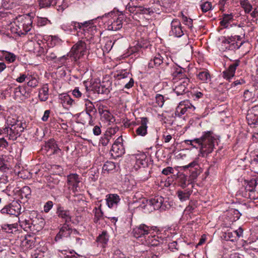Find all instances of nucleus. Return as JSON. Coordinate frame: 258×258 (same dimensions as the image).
Returning a JSON list of instances; mask_svg holds the SVG:
<instances>
[{"label":"nucleus","mask_w":258,"mask_h":258,"mask_svg":"<svg viewBox=\"0 0 258 258\" xmlns=\"http://www.w3.org/2000/svg\"><path fill=\"white\" fill-rule=\"evenodd\" d=\"M106 203L110 208H116L120 201L119 196L117 194H108L106 196Z\"/></svg>","instance_id":"obj_22"},{"label":"nucleus","mask_w":258,"mask_h":258,"mask_svg":"<svg viewBox=\"0 0 258 258\" xmlns=\"http://www.w3.org/2000/svg\"><path fill=\"white\" fill-rule=\"evenodd\" d=\"M129 74L127 72L121 73L117 75L116 78L118 80L124 79L123 83H125L124 88L130 89L132 88L134 84L133 78L128 77Z\"/></svg>","instance_id":"obj_23"},{"label":"nucleus","mask_w":258,"mask_h":258,"mask_svg":"<svg viewBox=\"0 0 258 258\" xmlns=\"http://www.w3.org/2000/svg\"><path fill=\"white\" fill-rule=\"evenodd\" d=\"M3 52H5L4 57L6 60V61L9 62H13L15 61L16 59V56L14 53L3 51Z\"/></svg>","instance_id":"obj_53"},{"label":"nucleus","mask_w":258,"mask_h":258,"mask_svg":"<svg viewBox=\"0 0 258 258\" xmlns=\"http://www.w3.org/2000/svg\"><path fill=\"white\" fill-rule=\"evenodd\" d=\"M20 226L25 231H28L29 230H32V223L29 220H25L24 221H19Z\"/></svg>","instance_id":"obj_47"},{"label":"nucleus","mask_w":258,"mask_h":258,"mask_svg":"<svg viewBox=\"0 0 258 258\" xmlns=\"http://www.w3.org/2000/svg\"><path fill=\"white\" fill-rule=\"evenodd\" d=\"M156 102L159 107H162L164 103V97L160 94H157L156 96Z\"/></svg>","instance_id":"obj_57"},{"label":"nucleus","mask_w":258,"mask_h":258,"mask_svg":"<svg viewBox=\"0 0 258 258\" xmlns=\"http://www.w3.org/2000/svg\"><path fill=\"white\" fill-rule=\"evenodd\" d=\"M56 214L59 218L62 219L65 223L68 224L72 220L71 212L69 210L64 209L63 207L59 206L56 211Z\"/></svg>","instance_id":"obj_18"},{"label":"nucleus","mask_w":258,"mask_h":258,"mask_svg":"<svg viewBox=\"0 0 258 258\" xmlns=\"http://www.w3.org/2000/svg\"><path fill=\"white\" fill-rule=\"evenodd\" d=\"M220 22V25L224 28H228L230 23L234 20V15L232 13L223 14Z\"/></svg>","instance_id":"obj_25"},{"label":"nucleus","mask_w":258,"mask_h":258,"mask_svg":"<svg viewBox=\"0 0 258 258\" xmlns=\"http://www.w3.org/2000/svg\"><path fill=\"white\" fill-rule=\"evenodd\" d=\"M93 212L94 213V221L95 223H97L103 218V213L100 207H95L93 210Z\"/></svg>","instance_id":"obj_41"},{"label":"nucleus","mask_w":258,"mask_h":258,"mask_svg":"<svg viewBox=\"0 0 258 258\" xmlns=\"http://www.w3.org/2000/svg\"><path fill=\"white\" fill-rule=\"evenodd\" d=\"M151 201L153 203V206L155 210H160L164 211L167 208L166 203H164V198L161 196H156L151 198Z\"/></svg>","instance_id":"obj_19"},{"label":"nucleus","mask_w":258,"mask_h":258,"mask_svg":"<svg viewBox=\"0 0 258 258\" xmlns=\"http://www.w3.org/2000/svg\"><path fill=\"white\" fill-rule=\"evenodd\" d=\"M22 244L27 248H31L34 245V240L30 235H28L22 240Z\"/></svg>","instance_id":"obj_42"},{"label":"nucleus","mask_w":258,"mask_h":258,"mask_svg":"<svg viewBox=\"0 0 258 258\" xmlns=\"http://www.w3.org/2000/svg\"><path fill=\"white\" fill-rule=\"evenodd\" d=\"M72 233L78 234L79 232L76 229H72L69 224L64 223L55 236V240L57 241L63 237H68Z\"/></svg>","instance_id":"obj_10"},{"label":"nucleus","mask_w":258,"mask_h":258,"mask_svg":"<svg viewBox=\"0 0 258 258\" xmlns=\"http://www.w3.org/2000/svg\"><path fill=\"white\" fill-rule=\"evenodd\" d=\"M87 49L85 42L80 40L74 44L70 52L71 56L76 61L80 59L85 54Z\"/></svg>","instance_id":"obj_6"},{"label":"nucleus","mask_w":258,"mask_h":258,"mask_svg":"<svg viewBox=\"0 0 258 258\" xmlns=\"http://www.w3.org/2000/svg\"><path fill=\"white\" fill-rule=\"evenodd\" d=\"M240 4L241 7L244 9L245 13L248 14L251 11L252 7L248 0H241L240 2Z\"/></svg>","instance_id":"obj_43"},{"label":"nucleus","mask_w":258,"mask_h":258,"mask_svg":"<svg viewBox=\"0 0 258 258\" xmlns=\"http://www.w3.org/2000/svg\"><path fill=\"white\" fill-rule=\"evenodd\" d=\"M114 258H128L126 257L120 250H116L114 253Z\"/></svg>","instance_id":"obj_60"},{"label":"nucleus","mask_w":258,"mask_h":258,"mask_svg":"<svg viewBox=\"0 0 258 258\" xmlns=\"http://www.w3.org/2000/svg\"><path fill=\"white\" fill-rule=\"evenodd\" d=\"M73 95L76 98H80L82 96L84 98V99L85 100V98L86 97H89V93L87 91H86L85 93L83 94L79 89L78 88H75V89L73 91Z\"/></svg>","instance_id":"obj_50"},{"label":"nucleus","mask_w":258,"mask_h":258,"mask_svg":"<svg viewBox=\"0 0 258 258\" xmlns=\"http://www.w3.org/2000/svg\"><path fill=\"white\" fill-rule=\"evenodd\" d=\"M121 136L119 137L114 142L110 150L111 156L114 158L121 156L124 153V148L122 144Z\"/></svg>","instance_id":"obj_8"},{"label":"nucleus","mask_w":258,"mask_h":258,"mask_svg":"<svg viewBox=\"0 0 258 258\" xmlns=\"http://www.w3.org/2000/svg\"><path fill=\"white\" fill-rule=\"evenodd\" d=\"M154 13V11L152 8L145 7L142 6H138L137 8V14L150 16Z\"/></svg>","instance_id":"obj_30"},{"label":"nucleus","mask_w":258,"mask_h":258,"mask_svg":"<svg viewBox=\"0 0 258 258\" xmlns=\"http://www.w3.org/2000/svg\"><path fill=\"white\" fill-rule=\"evenodd\" d=\"M7 156L6 155H2L0 156V170L6 172L9 168L6 164Z\"/></svg>","instance_id":"obj_45"},{"label":"nucleus","mask_w":258,"mask_h":258,"mask_svg":"<svg viewBox=\"0 0 258 258\" xmlns=\"http://www.w3.org/2000/svg\"><path fill=\"white\" fill-rule=\"evenodd\" d=\"M80 181L79 176L76 173H71L67 176V183L69 186H71L74 192L78 191V184Z\"/></svg>","instance_id":"obj_16"},{"label":"nucleus","mask_w":258,"mask_h":258,"mask_svg":"<svg viewBox=\"0 0 258 258\" xmlns=\"http://www.w3.org/2000/svg\"><path fill=\"white\" fill-rule=\"evenodd\" d=\"M235 34L228 37H224L222 40V43L224 45L226 49L230 50H235L239 49L244 43V41H241L239 44L238 41L242 39L241 35L244 36V30L238 26L235 30Z\"/></svg>","instance_id":"obj_4"},{"label":"nucleus","mask_w":258,"mask_h":258,"mask_svg":"<svg viewBox=\"0 0 258 258\" xmlns=\"http://www.w3.org/2000/svg\"><path fill=\"white\" fill-rule=\"evenodd\" d=\"M184 30L181 26L180 21L177 19H173L171 23V30L169 35L180 37L184 34Z\"/></svg>","instance_id":"obj_9"},{"label":"nucleus","mask_w":258,"mask_h":258,"mask_svg":"<svg viewBox=\"0 0 258 258\" xmlns=\"http://www.w3.org/2000/svg\"><path fill=\"white\" fill-rule=\"evenodd\" d=\"M108 241V236L107 235V232L105 231H103L102 233L98 236L97 238L96 241L98 242V244H100V246L104 247L105 245L107 243Z\"/></svg>","instance_id":"obj_34"},{"label":"nucleus","mask_w":258,"mask_h":258,"mask_svg":"<svg viewBox=\"0 0 258 258\" xmlns=\"http://www.w3.org/2000/svg\"><path fill=\"white\" fill-rule=\"evenodd\" d=\"M200 7L203 13H206L212 9L211 3L208 1H202Z\"/></svg>","instance_id":"obj_48"},{"label":"nucleus","mask_w":258,"mask_h":258,"mask_svg":"<svg viewBox=\"0 0 258 258\" xmlns=\"http://www.w3.org/2000/svg\"><path fill=\"white\" fill-rule=\"evenodd\" d=\"M18 225L17 223L12 224H4L1 226L2 229L3 231L7 233H13L14 231H16L18 230Z\"/></svg>","instance_id":"obj_32"},{"label":"nucleus","mask_w":258,"mask_h":258,"mask_svg":"<svg viewBox=\"0 0 258 258\" xmlns=\"http://www.w3.org/2000/svg\"><path fill=\"white\" fill-rule=\"evenodd\" d=\"M53 205L52 201H47L44 206V211L45 213H48L52 209Z\"/></svg>","instance_id":"obj_58"},{"label":"nucleus","mask_w":258,"mask_h":258,"mask_svg":"<svg viewBox=\"0 0 258 258\" xmlns=\"http://www.w3.org/2000/svg\"><path fill=\"white\" fill-rule=\"evenodd\" d=\"M126 9L131 13L133 14H137V8L138 6H130L128 5Z\"/></svg>","instance_id":"obj_62"},{"label":"nucleus","mask_w":258,"mask_h":258,"mask_svg":"<svg viewBox=\"0 0 258 258\" xmlns=\"http://www.w3.org/2000/svg\"><path fill=\"white\" fill-rule=\"evenodd\" d=\"M189 168H190V174L188 177L191 181L194 182L201 172L198 162L197 161H194L188 165L183 166L184 169Z\"/></svg>","instance_id":"obj_14"},{"label":"nucleus","mask_w":258,"mask_h":258,"mask_svg":"<svg viewBox=\"0 0 258 258\" xmlns=\"http://www.w3.org/2000/svg\"><path fill=\"white\" fill-rule=\"evenodd\" d=\"M29 76L25 74H21L20 76L16 79V81L21 83H23L26 80H28Z\"/></svg>","instance_id":"obj_61"},{"label":"nucleus","mask_w":258,"mask_h":258,"mask_svg":"<svg viewBox=\"0 0 258 258\" xmlns=\"http://www.w3.org/2000/svg\"><path fill=\"white\" fill-rule=\"evenodd\" d=\"M158 237L156 235L148 236V239L146 240V243L148 245L156 246H158L160 242L158 240Z\"/></svg>","instance_id":"obj_44"},{"label":"nucleus","mask_w":258,"mask_h":258,"mask_svg":"<svg viewBox=\"0 0 258 258\" xmlns=\"http://www.w3.org/2000/svg\"><path fill=\"white\" fill-rule=\"evenodd\" d=\"M191 193L190 191L178 190L177 192V195L180 201L184 202L189 199Z\"/></svg>","instance_id":"obj_39"},{"label":"nucleus","mask_w":258,"mask_h":258,"mask_svg":"<svg viewBox=\"0 0 258 258\" xmlns=\"http://www.w3.org/2000/svg\"><path fill=\"white\" fill-rule=\"evenodd\" d=\"M190 80L188 78H182L177 83L173 89L174 92L177 96L184 95L186 92V89L189 85Z\"/></svg>","instance_id":"obj_13"},{"label":"nucleus","mask_w":258,"mask_h":258,"mask_svg":"<svg viewBox=\"0 0 258 258\" xmlns=\"http://www.w3.org/2000/svg\"><path fill=\"white\" fill-rule=\"evenodd\" d=\"M240 61L239 60H236L232 63L231 64L228 68L225 70L222 73V77L226 80L230 81L235 75L237 67L239 66Z\"/></svg>","instance_id":"obj_15"},{"label":"nucleus","mask_w":258,"mask_h":258,"mask_svg":"<svg viewBox=\"0 0 258 258\" xmlns=\"http://www.w3.org/2000/svg\"><path fill=\"white\" fill-rule=\"evenodd\" d=\"M28 81L27 85L29 87L34 88L38 85V81L37 79L31 75L28 77Z\"/></svg>","instance_id":"obj_54"},{"label":"nucleus","mask_w":258,"mask_h":258,"mask_svg":"<svg viewBox=\"0 0 258 258\" xmlns=\"http://www.w3.org/2000/svg\"><path fill=\"white\" fill-rule=\"evenodd\" d=\"M59 99L60 103L62 104L63 107L65 108L69 109L76 105L75 101L67 94L60 95Z\"/></svg>","instance_id":"obj_20"},{"label":"nucleus","mask_w":258,"mask_h":258,"mask_svg":"<svg viewBox=\"0 0 258 258\" xmlns=\"http://www.w3.org/2000/svg\"><path fill=\"white\" fill-rule=\"evenodd\" d=\"M169 249L172 252H175L179 249V246L176 241H172L168 244Z\"/></svg>","instance_id":"obj_55"},{"label":"nucleus","mask_w":258,"mask_h":258,"mask_svg":"<svg viewBox=\"0 0 258 258\" xmlns=\"http://www.w3.org/2000/svg\"><path fill=\"white\" fill-rule=\"evenodd\" d=\"M154 230L152 227L148 226L145 224H141L133 229L134 236L137 238L146 237L151 231Z\"/></svg>","instance_id":"obj_11"},{"label":"nucleus","mask_w":258,"mask_h":258,"mask_svg":"<svg viewBox=\"0 0 258 258\" xmlns=\"http://www.w3.org/2000/svg\"><path fill=\"white\" fill-rule=\"evenodd\" d=\"M105 17L108 18L106 22L108 30L117 31L122 28L124 20V16L122 14L111 12L107 14Z\"/></svg>","instance_id":"obj_5"},{"label":"nucleus","mask_w":258,"mask_h":258,"mask_svg":"<svg viewBox=\"0 0 258 258\" xmlns=\"http://www.w3.org/2000/svg\"><path fill=\"white\" fill-rule=\"evenodd\" d=\"M32 17L30 14L18 16L11 27L13 33L19 36L26 34L32 27Z\"/></svg>","instance_id":"obj_2"},{"label":"nucleus","mask_w":258,"mask_h":258,"mask_svg":"<svg viewBox=\"0 0 258 258\" xmlns=\"http://www.w3.org/2000/svg\"><path fill=\"white\" fill-rule=\"evenodd\" d=\"M150 177V172L148 169H141L139 172V178L141 181H145Z\"/></svg>","instance_id":"obj_35"},{"label":"nucleus","mask_w":258,"mask_h":258,"mask_svg":"<svg viewBox=\"0 0 258 258\" xmlns=\"http://www.w3.org/2000/svg\"><path fill=\"white\" fill-rule=\"evenodd\" d=\"M39 6L41 8H49L56 5L59 0H38Z\"/></svg>","instance_id":"obj_33"},{"label":"nucleus","mask_w":258,"mask_h":258,"mask_svg":"<svg viewBox=\"0 0 258 258\" xmlns=\"http://www.w3.org/2000/svg\"><path fill=\"white\" fill-rule=\"evenodd\" d=\"M49 88L47 84L44 85L42 88L39 90L38 97L41 101H46L49 96Z\"/></svg>","instance_id":"obj_27"},{"label":"nucleus","mask_w":258,"mask_h":258,"mask_svg":"<svg viewBox=\"0 0 258 258\" xmlns=\"http://www.w3.org/2000/svg\"><path fill=\"white\" fill-rule=\"evenodd\" d=\"M141 207L144 210L145 213H151L155 210L153 206V203H152L150 199L143 201Z\"/></svg>","instance_id":"obj_31"},{"label":"nucleus","mask_w":258,"mask_h":258,"mask_svg":"<svg viewBox=\"0 0 258 258\" xmlns=\"http://www.w3.org/2000/svg\"><path fill=\"white\" fill-rule=\"evenodd\" d=\"M195 107L188 101H181L176 108L174 113L175 115L176 116L180 117L188 110L192 109V110H195Z\"/></svg>","instance_id":"obj_12"},{"label":"nucleus","mask_w":258,"mask_h":258,"mask_svg":"<svg viewBox=\"0 0 258 258\" xmlns=\"http://www.w3.org/2000/svg\"><path fill=\"white\" fill-rule=\"evenodd\" d=\"M21 206L17 202H13L6 205L1 210L3 214H7L18 217L21 213Z\"/></svg>","instance_id":"obj_7"},{"label":"nucleus","mask_w":258,"mask_h":258,"mask_svg":"<svg viewBox=\"0 0 258 258\" xmlns=\"http://www.w3.org/2000/svg\"><path fill=\"white\" fill-rule=\"evenodd\" d=\"M174 171V170L172 167H167L164 169H163L162 173V174L168 175L170 173H173Z\"/></svg>","instance_id":"obj_63"},{"label":"nucleus","mask_w":258,"mask_h":258,"mask_svg":"<svg viewBox=\"0 0 258 258\" xmlns=\"http://www.w3.org/2000/svg\"><path fill=\"white\" fill-rule=\"evenodd\" d=\"M35 21L37 25L39 27L44 26L48 24H50V21L46 18H42L37 17L36 18Z\"/></svg>","instance_id":"obj_49"},{"label":"nucleus","mask_w":258,"mask_h":258,"mask_svg":"<svg viewBox=\"0 0 258 258\" xmlns=\"http://www.w3.org/2000/svg\"><path fill=\"white\" fill-rule=\"evenodd\" d=\"M85 117L89 118L91 120V117H93L97 113V110L92 102L87 98H85Z\"/></svg>","instance_id":"obj_17"},{"label":"nucleus","mask_w":258,"mask_h":258,"mask_svg":"<svg viewBox=\"0 0 258 258\" xmlns=\"http://www.w3.org/2000/svg\"><path fill=\"white\" fill-rule=\"evenodd\" d=\"M182 22L183 24L187 26L188 28L191 29L193 27L192 20L187 17L184 16L182 13H181Z\"/></svg>","instance_id":"obj_52"},{"label":"nucleus","mask_w":258,"mask_h":258,"mask_svg":"<svg viewBox=\"0 0 258 258\" xmlns=\"http://www.w3.org/2000/svg\"><path fill=\"white\" fill-rule=\"evenodd\" d=\"M95 90L98 94H107L110 92L109 89L108 88L102 84H100L99 86H96Z\"/></svg>","instance_id":"obj_51"},{"label":"nucleus","mask_w":258,"mask_h":258,"mask_svg":"<svg viewBox=\"0 0 258 258\" xmlns=\"http://www.w3.org/2000/svg\"><path fill=\"white\" fill-rule=\"evenodd\" d=\"M21 192L22 194H24L25 195V196L26 197H27V196L30 195V194H31L30 188L27 186H25L22 188V189H21Z\"/></svg>","instance_id":"obj_64"},{"label":"nucleus","mask_w":258,"mask_h":258,"mask_svg":"<svg viewBox=\"0 0 258 258\" xmlns=\"http://www.w3.org/2000/svg\"><path fill=\"white\" fill-rule=\"evenodd\" d=\"M148 122L149 120L147 117H142L141 118L140 126L136 131L137 135L144 137L147 134V123Z\"/></svg>","instance_id":"obj_21"},{"label":"nucleus","mask_w":258,"mask_h":258,"mask_svg":"<svg viewBox=\"0 0 258 258\" xmlns=\"http://www.w3.org/2000/svg\"><path fill=\"white\" fill-rule=\"evenodd\" d=\"M198 78L204 82H207L210 80V75L207 70L203 71L198 75Z\"/></svg>","instance_id":"obj_46"},{"label":"nucleus","mask_w":258,"mask_h":258,"mask_svg":"<svg viewBox=\"0 0 258 258\" xmlns=\"http://www.w3.org/2000/svg\"><path fill=\"white\" fill-rule=\"evenodd\" d=\"M46 53H47L46 55L47 59L49 60H54L55 62H59L60 64H63L68 58V55H63L59 58H57V56L54 52H51L48 50L46 51Z\"/></svg>","instance_id":"obj_24"},{"label":"nucleus","mask_w":258,"mask_h":258,"mask_svg":"<svg viewBox=\"0 0 258 258\" xmlns=\"http://www.w3.org/2000/svg\"><path fill=\"white\" fill-rule=\"evenodd\" d=\"M136 164L140 167L142 166L143 168L147 167L148 162V160L146 159V155L143 154L140 155L139 157H137Z\"/></svg>","instance_id":"obj_36"},{"label":"nucleus","mask_w":258,"mask_h":258,"mask_svg":"<svg viewBox=\"0 0 258 258\" xmlns=\"http://www.w3.org/2000/svg\"><path fill=\"white\" fill-rule=\"evenodd\" d=\"M69 27H70L69 29L70 31H72V27L74 31H77L78 36L82 38H86L89 35H94L97 32L96 26L94 24L92 20L83 23L72 21Z\"/></svg>","instance_id":"obj_3"},{"label":"nucleus","mask_w":258,"mask_h":258,"mask_svg":"<svg viewBox=\"0 0 258 258\" xmlns=\"http://www.w3.org/2000/svg\"><path fill=\"white\" fill-rule=\"evenodd\" d=\"M82 115L81 120L83 124H85L87 123H88V124L90 125H93L94 124L93 120V117H91V120H90L89 118H86V117H85V113H82Z\"/></svg>","instance_id":"obj_56"},{"label":"nucleus","mask_w":258,"mask_h":258,"mask_svg":"<svg viewBox=\"0 0 258 258\" xmlns=\"http://www.w3.org/2000/svg\"><path fill=\"white\" fill-rule=\"evenodd\" d=\"M33 51L37 56H41L46 53V51L43 46H41L40 43L38 42L33 43Z\"/></svg>","instance_id":"obj_37"},{"label":"nucleus","mask_w":258,"mask_h":258,"mask_svg":"<svg viewBox=\"0 0 258 258\" xmlns=\"http://www.w3.org/2000/svg\"><path fill=\"white\" fill-rule=\"evenodd\" d=\"M184 70L182 68L177 66H174L172 69V75L174 79L180 80L182 78H187L184 73Z\"/></svg>","instance_id":"obj_26"},{"label":"nucleus","mask_w":258,"mask_h":258,"mask_svg":"<svg viewBox=\"0 0 258 258\" xmlns=\"http://www.w3.org/2000/svg\"><path fill=\"white\" fill-rule=\"evenodd\" d=\"M246 119L249 125H258V114L248 111Z\"/></svg>","instance_id":"obj_29"},{"label":"nucleus","mask_w":258,"mask_h":258,"mask_svg":"<svg viewBox=\"0 0 258 258\" xmlns=\"http://www.w3.org/2000/svg\"><path fill=\"white\" fill-rule=\"evenodd\" d=\"M192 183L189 178L184 175L180 176L179 178L180 186L182 188H185L188 185L192 184Z\"/></svg>","instance_id":"obj_40"},{"label":"nucleus","mask_w":258,"mask_h":258,"mask_svg":"<svg viewBox=\"0 0 258 258\" xmlns=\"http://www.w3.org/2000/svg\"><path fill=\"white\" fill-rule=\"evenodd\" d=\"M56 144V142L54 139H50L46 143L45 147L48 149H52V148H53L54 146H55Z\"/></svg>","instance_id":"obj_59"},{"label":"nucleus","mask_w":258,"mask_h":258,"mask_svg":"<svg viewBox=\"0 0 258 258\" xmlns=\"http://www.w3.org/2000/svg\"><path fill=\"white\" fill-rule=\"evenodd\" d=\"M216 142V139L211 131L204 132L200 138L184 141L185 143L192 147L199 148V156L202 157H207L213 151Z\"/></svg>","instance_id":"obj_1"},{"label":"nucleus","mask_w":258,"mask_h":258,"mask_svg":"<svg viewBox=\"0 0 258 258\" xmlns=\"http://www.w3.org/2000/svg\"><path fill=\"white\" fill-rule=\"evenodd\" d=\"M223 239L226 241L235 242L237 241V236L233 232L227 231L223 234Z\"/></svg>","instance_id":"obj_38"},{"label":"nucleus","mask_w":258,"mask_h":258,"mask_svg":"<svg viewBox=\"0 0 258 258\" xmlns=\"http://www.w3.org/2000/svg\"><path fill=\"white\" fill-rule=\"evenodd\" d=\"M163 63V58L160 54H156L153 58L151 59L148 63V66L150 68L158 67Z\"/></svg>","instance_id":"obj_28"}]
</instances>
